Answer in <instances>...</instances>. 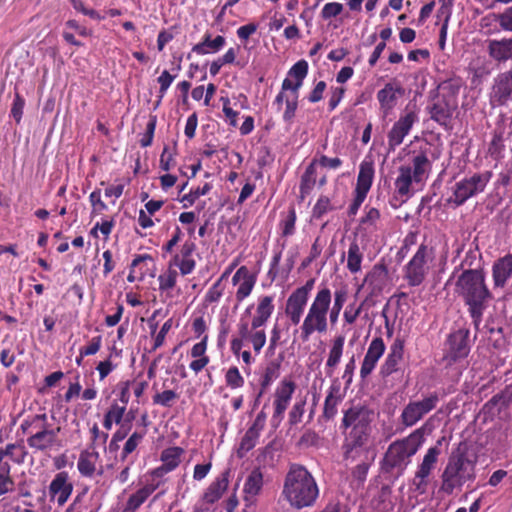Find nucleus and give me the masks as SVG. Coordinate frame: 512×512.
Returning a JSON list of instances; mask_svg holds the SVG:
<instances>
[{
    "instance_id": "f257e3e1",
    "label": "nucleus",
    "mask_w": 512,
    "mask_h": 512,
    "mask_svg": "<svg viewBox=\"0 0 512 512\" xmlns=\"http://www.w3.org/2000/svg\"><path fill=\"white\" fill-rule=\"evenodd\" d=\"M455 292L468 306L473 324L478 328L492 299L485 273L480 269L464 270L456 280Z\"/></svg>"
},
{
    "instance_id": "f03ea898",
    "label": "nucleus",
    "mask_w": 512,
    "mask_h": 512,
    "mask_svg": "<svg viewBox=\"0 0 512 512\" xmlns=\"http://www.w3.org/2000/svg\"><path fill=\"white\" fill-rule=\"evenodd\" d=\"M282 496L291 507L303 509L314 505L319 496V487L304 466L291 464L284 479Z\"/></svg>"
},
{
    "instance_id": "7ed1b4c3",
    "label": "nucleus",
    "mask_w": 512,
    "mask_h": 512,
    "mask_svg": "<svg viewBox=\"0 0 512 512\" xmlns=\"http://www.w3.org/2000/svg\"><path fill=\"white\" fill-rule=\"evenodd\" d=\"M332 291L327 286L317 289L311 302L308 304L305 317L301 325L295 329L302 342H307L315 334L322 335L328 331L331 323Z\"/></svg>"
},
{
    "instance_id": "20e7f679",
    "label": "nucleus",
    "mask_w": 512,
    "mask_h": 512,
    "mask_svg": "<svg viewBox=\"0 0 512 512\" xmlns=\"http://www.w3.org/2000/svg\"><path fill=\"white\" fill-rule=\"evenodd\" d=\"M431 162L423 152L412 158L410 165H402L398 169V176L395 179L394 186L396 194L402 199L407 200L413 193V185L422 184L429 175Z\"/></svg>"
},
{
    "instance_id": "39448f33",
    "label": "nucleus",
    "mask_w": 512,
    "mask_h": 512,
    "mask_svg": "<svg viewBox=\"0 0 512 512\" xmlns=\"http://www.w3.org/2000/svg\"><path fill=\"white\" fill-rule=\"evenodd\" d=\"M474 478V463L464 452L452 453L441 476L440 490L451 495Z\"/></svg>"
},
{
    "instance_id": "423d86ee",
    "label": "nucleus",
    "mask_w": 512,
    "mask_h": 512,
    "mask_svg": "<svg viewBox=\"0 0 512 512\" xmlns=\"http://www.w3.org/2000/svg\"><path fill=\"white\" fill-rule=\"evenodd\" d=\"M423 440V434L418 429L408 437L390 444L384 456L386 468L403 471L410 463L411 457L421 447Z\"/></svg>"
},
{
    "instance_id": "0eeeda50",
    "label": "nucleus",
    "mask_w": 512,
    "mask_h": 512,
    "mask_svg": "<svg viewBox=\"0 0 512 512\" xmlns=\"http://www.w3.org/2000/svg\"><path fill=\"white\" fill-rule=\"evenodd\" d=\"M370 423L369 411L363 407H352L344 413L342 426L350 431L346 437V456L358 447H361L367 440Z\"/></svg>"
},
{
    "instance_id": "6e6552de",
    "label": "nucleus",
    "mask_w": 512,
    "mask_h": 512,
    "mask_svg": "<svg viewBox=\"0 0 512 512\" xmlns=\"http://www.w3.org/2000/svg\"><path fill=\"white\" fill-rule=\"evenodd\" d=\"M315 285V279H309L300 287L290 293L286 302L284 313L290 324L297 326L303 322L308 307L311 292Z\"/></svg>"
},
{
    "instance_id": "1a4fd4ad",
    "label": "nucleus",
    "mask_w": 512,
    "mask_h": 512,
    "mask_svg": "<svg viewBox=\"0 0 512 512\" xmlns=\"http://www.w3.org/2000/svg\"><path fill=\"white\" fill-rule=\"evenodd\" d=\"M434 250L421 244L404 267V276L410 286H419L425 280L434 261Z\"/></svg>"
},
{
    "instance_id": "9d476101",
    "label": "nucleus",
    "mask_w": 512,
    "mask_h": 512,
    "mask_svg": "<svg viewBox=\"0 0 512 512\" xmlns=\"http://www.w3.org/2000/svg\"><path fill=\"white\" fill-rule=\"evenodd\" d=\"M267 341L265 330L261 328H253V324L249 323L242 316L238 323V336L231 339L230 349L234 356H239L240 350L243 349L245 342L251 344L256 355H259Z\"/></svg>"
},
{
    "instance_id": "9b49d317",
    "label": "nucleus",
    "mask_w": 512,
    "mask_h": 512,
    "mask_svg": "<svg viewBox=\"0 0 512 512\" xmlns=\"http://www.w3.org/2000/svg\"><path fill=\"white\" fill-rule=\"evenodd\" d=\"M491 177L492 173L485 171L463 178L455 184L453 195L450 197L449 202L457 207L461 206L468 199L482 193L490 182Z\"/></svg>"
},
{
    "instance_id": "f8f14e48",
    "label": "nucleus",
    "mask_w": 512,
    "mask_h": 512,
    "mask_svg": "<svg viewBox=\"0 0 512 512\" xmlns=\"http://www.w3.org/2000/svg\"><path fill=\"white\" fill-rule=\"evenodd\" d=\"M28 426H33L38 429L27 439V444L30 448L43 451L54 445L57 438V431L47 427L45 414L36 415L33 417L31 423L25 421L22 424L23 429H27Z\"/></svg>"
},
{
    "instance_id": "ddd939ff",
    "label": "nucleus",
    "mask_w": 512,
    "mask_h": 512,
    "mask_svg": "<svg viewBox=\"0 0 512 512\" xmlns=\"http://www.w3.org/2000/svg\"><path fill=\"white\" fill-rule=\"evenodd\" d=\"M374 179V165L372 161L363 160L359 166L354 199L349 206V214L354 216L367 197Z\"/></svg>"
},
{
    "instance_id": "4468645a",
    "label": "nucleus",
    "mask_w": 512,
    "mask_h": 512,
    "mask_svg": "<svg viewBox=\"0 0 512 512\" xmlns=\"http://www.w3.org/2000/svg\"><path fill=\"white\" fill-rule=\"evenodd\" d=\"M489 101L493 107L505 106L512 102V66L493 78Z\"/></svg>"
},
{
    "instance_id": "2eb2a0df",
    "label": "nucleus",
    "mask_w": 512,
    "mask_h": 512,
    "mask_svg": "<svg viewBox=\"0 0 512 512\" xmlns=\"http://www.w3.org/2000/svg\"><path fill=\"white\" fill-rule=\"evenodd\" d=\"M257 282V275L253 273L247 266H240L232 275L231 284L233 292L231 295L234 297L237 308L245 299H247L255 288Z\"/></svg>"
},
{
    "instance_id": "dca6fc26",
    "label": "nucleus",
    "mask_w": 512,
    "mask_h": 512,
    "mask_svg": "<svg viewBox=\"0 0 512 512\" xmlns=\"http://www.w3.org/2000/svg\"><path fill=\"white\" fill-rule=\"evenodd\" d=\"M419 121L418 113L414 109L406 107L398 120L393 124L388 133V146L390 150L403 143L404 138L410 133L414 124Z\"/></svg>"
},
{
    "instance_id": "f3484780",
    "label": "nucleus",
    "mask_w": 512,
    "mask_h": 512,
    "mask_svg": "<svg viewBox=\"0 0 512 512\" xmlns=\"http://www.w3.org/2000/svg\"><path fill=\"white\" fill-rule=\"evenodd\" d=\"M439 402V396L432 393L422 400L409 402L401 414L402 423L411 427L432 411Z\"/></svg>"
},
{
    "instance_id": "a211bd4d",
    "label": "nucleus",
    "mask_w": 512,
    "mask_h": 512,
    "mask_svg": "<svg viewBox=\"0 0 512 512\" xmlns=\"http://www.w3.org/2000/svg\"><path fill=\"white\" fill-rule=\"evenodd\" d=\"M488 56L497 64L512 62V36L491 38L485 41Z\"/></svg>"
},
{
    "instance_id": "6ab92c4d",
    "label": "nucleus",
    "mask_w": 512,
    "mask_h": 512,
    "mask_svg": "<svg viewBox=\"0 0 512 512\" xmlns=\"http://www.w3.org/2000/svg\"><path fill=\"white\" fill-rule=\"evenodd\" d=\"M439 445L440 441H438L437 445L430 447L425 453L422 462L418 466L414 478V485L416 486V489L418 491L423 492L425 490V487L427 485V478L434 470L438 462V457L441 453Z\"/></svg>"
},
{
    "instance_id": "aec40b11",
    "label": "nucleus",
    "mask_w": 512,
    "mask_h": 512,
    "mask_svg": "<svg viewBox=\"0 0 512 512\" xmlns=\"http://www.w3.org/2000/svg\"><path fill=\"white\" fill-rule=\"evenodd\" d=\"M195 250V243L191 240H186L181 245L179 251L173 255L169 265L178 267L182 275L191 274L196 267V261L193 256Z\"/></svg>"
},
{
    "instance_id": "412c9836",
    "label": "nucleus",
    "mask_w": 512,
    "mask_h": 512,
    "mask_svg": "<svg viewBox=\"0 0 512 512\" xmlns=\"http://www.w3.org/2000/svg\"><path fill=\"white\" fill-rule=\"evenodd\" d=\"M385 350L386 345L381 337L372 339L361 363L360 377L362 379L367 378L373 372Z\"/></svg>"
},
{
    "instance_id": "4be33fe9",
    "label": "nucleus",
    "mask_w": 512,
    "mask_h": 512,
    "mask_svg": "<svg viewBox=\"0 0 512 512\" xmlns=\"http://www.w3.org/2000/svg\"><path fill=\"white\" fill-rule=\"evenodd\" d=\"M263 486V472L260 468H254L246 477L243 485V500L246 506H251L256 503Z\"/></svg>"
},
{
    "instance_id": "5701e85b",
    "label": "nucleus",
    "mask_w": 512,
    "mask_h": 512,
    "mask_svg": "<svg viewBox=\"0 0 512 512\" xmlns=\"http://www.w3.org/2000/svg\"><path fill=\"white\" fill-rule=\"evenodd\" d=\"M295 383L291 380H282L275 390L274 396V414L273 418L282 419L284 412L288 408L295 391Z\"/></svg>"
},
{
    "instance_id": "b1692460",
    "label": "nucleus",
    "mask_w": 512,
    "mask_h": 512,
    "mask_svg": "<svg viewBox=\"0 0 512 512\" xmlns=\"http://www.w3.org/2000/svg\"><path fill=\"white\" fill-rule=\"evenodd\" d=\"M184 455V449L181 447H168L161 452L160 460L162 464L152 471V475L162 477L174 471L181 463Z\"/></svg>"
},
{
    "instance_id": "393cba45",
    "label": "nucleus",
    "mask_w": 512,
    "mask_h": 512,
    "mask_svg": "<svg viewBox=\"0 0 512 512\" xmlns=\"http://www.w3.org/2000/svg\"><path fill=\"white\" fill-rule=\"evenodd\" d=\"M73 492V484L69 481L68 473L65 471L55 475L49 485L51 498H56L57 504L63 506Z\"/></svg>"
},
{
    "instance_id": "a878e982",
    "label": "nucleus",
    "mask_w": 512,
    "mask_h": 512,
    "mask_svg": "<svg viewBox=\"0 0 512 512\" xmlns=\"http://www.w3.org/2000/svg\"><path fill=\"white\" fill-rule=\"evenodd\" d=\"M457 108L456 99L453 96L448 98L439 97L431 107V118L441 125H446Z\"/></svg>"
},
{
    "instance_id": "bb28decb",
    "label": "nucleus",
    "mask_w": 512,
    "mask_h": 512,
    "mask_svg": "<svg viewBox=\"0 0 512 512\" xmlns=\"http://www.w3.org/2000/svg\"><path fill=\"white\" fill-rule=\"evenodd\" d=\"M275 310L274 296L262 295L258 297L255 308V315L251 319L253 328L264 327Z\"/></svg>"
},
{
    "instance_id": "cd10ccee",
    "label": "nucleus",
    "mask_w": 512,
    "mask_h": 512,
    "mask_svg": "<svg viewBox=\"0 0 512 512\" xmlns=\"http://www.w3.org/2000/svg\"><path fill=\"white\" fill-rule=\"evenodd\" d=\"M308 74V63L305 60L296 62L288 71L287 77L283 80V90L299 92L304 79Z\"/></svg>"
},
{
    "instance_id": "c85d7f7f",
    "label": "nucleus",
    "mask_w": 512,
    "mask_h": 512,
    "mask_svg": "<svg viewBox=\"0 0 512 512\" xmlns=\"http://www.w3.org/2000/svg\"><path fill=\"white\" fill-rule=\"evenodd\" d=\"M512 277V254L496 260L492 266V278L495 288H503Z\"/></svg>"
},
{
    "instance_id": "c756f323",
    "label": "nucleus",
    "mask_w": 512,
    "mask_h": 512,
    "mask_svg": "<svg viewBox=\"0 0 512 512\" xmlns=\"http://www.w3.org/2000/svg\"><path fill=\"white\" fill-rule=\"evenodd\" d=\"M365 248V244L357 237L349 244L343 258H346V267L350 273L357 274L361 271Z\"/></svg>"
},
{
    "instance_id": "7c9ffc66",
    "label": "nucleus",
    "mask_w": 512,
    "mask_h": 512,
    "mask_svg": "<svg viewBox=\"0 0 512 512\" xmlns=\"http://www.w3.org/2000/svg\"><path fill=\"white\" fill-rule=\"evenodd\" d=\"M208 335H204L202 339L195 343L190 349L189 355L193 359L189 368L195 373H200L210 362L207 355Z\"/></svg>"
},
{
    "instance_id": "2f4dec72",
    "label": "nucleus",
    "mask_w": 512,
    "mask_h": 512,
    "mask_svg": "<svg viewBox=\"0 0 512 512\" xmlns=\"http://www.w3.org/2000/svg\"><path fill=\"white\" fill-rule=\"evenodd\" d=\"M403 93L402 89L391 83L386 84L377 92V100L383 115L388 116L397 104L398 97Z\"/></svg>"
},
{
    "instance_id": "473e14b6",
    "label": "nucleus",
    "mask_w": 512,
    "mask_h": 512,
    "mask_svg": "<svg viewBox=\"0 0 512 512\" xmlns=\"http://www.w3.org/2000/svg\"><path fill=\"white\" fill-rule=\"evenodd\" d=\"M344 345L345 336L343 335H337L331 341L325 363L326 375H332L337 366L339 365L341 358L343 356Z\"/></svg>"
},
{
    "instance_id": "72a5a7b5",
    "label": "nucleus",
    "mask_w": 512,
    "mask_h": 512,
    "mask_svg": "<svg viewBox=\"0 0 512 512\" xmlns=\"http://www.w3.org/2000/svg\"><path fill=\"white\" fill-rule=\"evenodd\" d=\"M468 333L458 330L449 337V355L453 360L461 359L469 354Z\"/></svg>"
},
{
    "instance_id": "f704fd0d",
    "label": "nucleus",
    "mask_w": 512,
    "mask_h": 512,
    "mask_svg": "<svg viewBox=\"0 0 512 512\" xmlns=\"http://www.w3.org/2000/svg\"><path fill=\"white\" fill-rule=\"evenodd\" d=\"M158 485L154 483H148L132 493L125 505L122 508V512H136L142 504L153 494L157 489Z\"/></svg>"
},
{
    "instance_id": "c9c22d12",
    "label": "nucleus",
    "mask_w": 512,
    "mask_h": 512,
    "mask_svg": "<svg viewBox=\"0 0 512 512\" xmlns=\"http://www.w3.org/2000/svg\"><path fill=\"white\" fill-rule=\"evenodd\" d=\"M100 460L97 451H82L77 461V469L83 477L92 478L96 471Z\"/></svg>"
},
{
    "instance_id": "e433bc0d",
    "label": "nucleus",
    "mask_w": 512,
    "mask_h": 512,
    "mask_svg": "<svg viewBox=\"0 0 512 512\" xmlns=\"http://www.w3.org/2000/svg\"><path fill=\"white\" fill-rule=\"evenodd\" d=\"M403 352L404 342L399 338L395 339L393 344L390 346L389 353L381 367L382 374L390 375L397 370L398 365L403 358Z\"/></svg>"
},
{
    "instance_id": "4c0bfd02",
    "label": "nucleus",
    "mask_w": 512,
    "mask_h": 512,
    "mask_svg": "<svg viewBox=\"0 0 512 512\" xmlns=\"http://www.w3.org/2000/svg\"><path fill=\"white\" fill-rule=\"evenodd\" d=\"M388 272L384 266L375 265L365 276L363 285L371 287L370 293L377 294L381 292L386 285Z\"/></svg>"
},
{
    "instance_id": "58836bf2",
    "label": "nucleus",
    "mask_w": 512,
    "mask_h": 512,
    "mask_svg": "<svg viewBox=\"0 0 512 512\" xmlns=\"http://www.w3.org/2000/svg\"><path fill=\"white\" fill-rule=\"evenodd\" d=\"M225 44V37L218 35L212 39L210 34H205L203 40L193 46L192 51L198 55L214 54L222 50Z\"/></svg>"
},
{
    "instance_id": "ea45409f",
    "label": "nucleus",
    "mask_w": 512,
    "mask_h": 512,
    "mask_svg": "<svg viewBox=\"0 0 512 512\" xmlns=\"http://www.w3.org/2000/svg\"><path fill=\"white\" fill-rule=\"evenodd\" d=\"M343 399L341 388L338 383L332 384L327 392L325 402H324V409H323V416L326 419H332L337 414V407L341 403Z\"/></svg>"
},
{
    "instance_id": "a19ab883",
    "label": "nucleus",
    "mask_w": 512,
    "mask_h": 512,
    "mask_svg": "<svg viewBox=\"0 0 512 512\" xmlns=\"http://www.w3.org/2000/svg\"><path fill=\"white\" fill-rule=\"evenodd\" d=\"M229 484L228 473H223L215 481H213L206 489L203 500L206 503L213 504L217 502L224 492L227 490Z\"/></svg>"
},
{
    "instance_id": "79ce46f5",
    "label": "nucleus",
    "mask_w": 512,
    "mask_h": 512,
    "mask_svg": "<svg viewBox=\"0 0 512 512\" xmlns=\"http://www.w3.org/2000/svg\"><path fill=\"white\" fill-rule=\"evenodd\" d=\"M126 410L124 406H120L117 400H114L104 414L103 427L106 430H111L114 425L124 422Z\"/></svg>"
},
{
    "instance_id": "37998d69",
    "label": "nucleus",
    "mask_w": 512,
    "mask_h": 512,
    "mask_svg": "<svg viewBox=\"0 0 512 512\" xmlns=\"http://www.w3.org/2000/svg\"><path fill=\"white\" fill-rule=\"evenodd\" d=\"M360 229L367 233H373L380 229V212L376 208H370L366 211L360 222Z\"/></svg>"
},
{
    "instance_id": "c03bdc74",
    "label": "nucleus",
    "mask_w": 512,
    "mask_h": 512,
    "mask_svg": "<svg viewBox=\"0 0 512 512\" xmlns=\"http://www.w3.org/2000/svg\"><path fill=\"white\" fill-rule=\"evenodd\" d=\"M316 160L307 166L300 183V192L302 197L309 194L316 183Z\"/></svg>"
},
{
    "instance_id": "a18cd8bd",
    "label": "nucleus",
    "mask_w": 512,
    "mask_h": 512,
    "mask_svg": "<svg viewBox=\"0 0 512 512\" xmlns=\"http://www.w3.org/2000/svg\"><path fill=\"white\" fill-rule=\"evenodd\" d=\"M348 292L346 289H339L332 293V303L330 304L331 309V323L335 324L338 319L340 312L347 300Z\"/></svg>"
},
{
    "instance_id": "49530a36",
    "label": "nucleus",
    "mask_w": 512,
    "mask_h": 512,
    "mask_svg": "<svg viewBox=\"0 0 512 512\" xmlns=\"http://www.w3.org/2000/svg\"><path fill=\"white\" fill-rule=\"evenodd\" d=\"M177 278L178 272L169 265L168 269L158 276L159 290L170 292L175 287Z\"/></svg>"
},
{
    "instance_id": "de8ad7c7",
    "label": "nucleus",
    "mask_w": 512,
    "mask_h": 512,
    "mask_svg": "<svg viewBox=\"0 0 512 512\" xmlns=\"http://www.w3.org/2000/svg\"><path fill=\"white\" fill-rule=\"evenodd\" d=\"M25 455L26 453L21 445L8 444L5 448L0 449V465L4 463L5 457H9L16 463H21L24 461Z\"/></svg>"
},
{
    "instance_id": "09e8293b",
    "label": "nucleus",
    "mask_w": 512,
    "mask_h": 512,
    "mask_svg": "<svg viewBox=\"0 0 512 512\" xmlns=\"http://www.w3.org/2000/svg\"><path fill=\"white\" fill-rule=\"evenodd\" d=\"M468 69L475 78H484L491 73L488 60L481 56L472 59Z\"/></svg>"
},
{
    "instance_id": "8fccbe9b",
    "label": "nucleus",
    "mask_w": 512,
    "mask_h": 512,
    "mask_svg": "<svg viewBox=\"0 0 512 512\" xmlns=\"http://www.w3.org/2000/svg\"><path fill=\"white\" fill-rule=\"evenodd\" d=\"M211 189L212 185L210 183H205L202 187L191 189L189 193L183 195L180 202L183 204L184 208H188L192 206L198 198L208 194Z\"/></svg>"
},
{
    "instance_id": "3c124183",
    "label": "nucleus",
    "mask_w": 512,
    "mask_h": 512,
    "mask_svg": "<svg viewBox=\"0 0 512 512\" xmlns=\"http://www.w3.org/2000/svg\"><path fill=\"white\" fill-rule=\"evenodd\" d=\"M14 481L10 475V465L3 463L0 465V497L12 492Z\"/></svg>"
},
{
    "instance_id": "603ef678",
    "label": "nucleus",
    "mask_w": 512,
    "mask_h": 512,
    "mask_svg": "<svg viewBox=\"0 0 512 512\" xmlns=\"http://www.w3.org/2000/svg\"><path fill=\"white\" fill-rule=\"evenodd\" d=\"M225 383L231 389H239L244 386L245 380L236 366H230L225 372Z\"/></svg>"
},
{
    "instance_id": "864d4df0",
    "label": "nucleus",
    "mask_w": 512,
    "mask_h": 512,
    "mask_svg": "<svg viewBox=\"0 0 512 512\" xmlns=\"http://www.w3.org/2000/svg\"><path fill=\"white\" fill-rule=\"evenodd\" d=\"M223 282L224 281H220V279L218 278L207 290L204 296V301L206 304H215L220 301V299L224 295L225 290Z\"/></svg>"
},
{
    "instance_id": "5fc2aeb1",
    "label": "nucleus",
    "mask_w": 512,
    "mask_h": 512,
    "mask_svg": "<svg viewBox=\"0 0 512 512\" xmlns=\"http://www.w3.org/2000/svg\"><path fill=\"white\" fill-rule=\"evenodd\" d=\"M148 261H151V257L150 255L148 254H142V255H137L131 265H130V272L127 276V280L128 282L130 283H134L136 281H142L143 280V273H137V267H139L140 265H142L144 262H148Z\"/></svg>"
},
{
    "instance_id": "6e6d98bb",
    "label": "nucleus",
    "mask_w": 512,
    "mask_h": 512,
    "mask_svg": "<svg viewBox=\"0 0 512 512\" xmlns=\"http://www.w3.org/2000/svg\"><path fill=\"white\" fill-rule=\"evenodd\" d=\"M146 434V430L142 431H134L126 440L123 450L121 452L122 458H126L129 454H131L138 445L142 442L144 436Z\"/></svg>"
},
{
    "instance_id": "4d7b16f0",
    "label": "nucleus",
    "mask_w": 512,
    "mask_h": 512,
    "mask_svg": "<svg viewBox=\"0 0 512 512\" xmlns=\"http://www.w3.org/2000/svg\"><path fill=\"white\" fill-rule=\"evenodd\" d=\"M260 436L256 435L255 433L251 431H246L245 435L241 439V442L239 444L237 454L240 458L244 457L250 450H252L259 439Z\"/></svg>"
},
{
    "instance_id": "13d9d810",
    "label": "nucleus",
    "mask_w": 512,
    "mask_h": 512,
    "mask_svg": "<svg viewBox=\"0 0 512 512\" xmlns=\"http://www.w3.org/2000/svg\"><path fill=\"white\" fill-rule=\"evenodd\" d=\"M333 210V206L331 204V200L328 196L321 195L313 209H312V217L315 219H321L324 215H326L328 212Z\"/></svg>"
},
{
    "instance_id": "bf43d9fd",
    "label": "nucleus",
    "mask_w": 512,
    "mask_h": 512,
    "mask_svg": "<svg viewBox=\"0 0 512 512\" xmlns=\"http://www.w3.org/2000/svg\"><path fill=\"white\" fill-rule=\"evenodd\" d=\"M299 92H289V96H286V108L283 113V119L286 122H290L294 116L298 107Z\"/></svg>"
},
{
    "instance_id": "052dcab7",
    "label": "nucleus",
    "mask_w": 512,
    "mask_h": 512,
    "mask_svg": "<svg viewBox=\"0 0 512 512\" xmlns=\"http://www.w3.org/2000/svg\"><path fill=\"white\" fill-rule=\"evenodd\" d=\"M172 327H173V319L172 318H170L164 322V324L160 328L159 332L153 336V344H152V347L150 350L151 352L156 351L165 343L166 335L168 334V332L171 330Z\"/></svg>"
},
{
    "instance_id": "680f3d73",
    "label": "nucleus",
    "mask_w": 512,
    "mask_h": 512,
    "mask_svg": "<svg viewBox=\"0 0 512 512\" xmlns=\"http://www.w3.org/2000/svg\"><path fill=\"white\" fill-rule=\"evenodd\" d=\"M296 211L293 207H291L285 216V218L281 221L282 235L285 237L291 236L295 233V224H296Z\"/></svg>"
},
{
    "instance_id": "e2e57ef3",
    "label": "nucleus",
    "mask_w": 512,
    "mask_h": 512,
    "mask_svg": "<svg viewBox=\"0 0 512 512\" xmlns=\"http://www.w3.org/2000/svg\"><path fill=\"white\" fill-rule=\"evenodd\" d=\"M493 18L503 31L512 32V6L501 13L493 14Z\"/></svg>"
},
{
    "instance_id": "0e129e2a",
    "label": "nucleus",
    "mask_w": 512,
    "mask_h": 512,
    "mask_svg": "<svg viewBox=\"0 0 512 512\" xmlns=\"http://www.w3.org/2000/svg\"><path fill=\"white\" fill-rule=\"evenodd\" d=\"M89 201L92 207V214L94 215H99L108 209V206L102 200L100 189H95L90 193Z\"/></svg>"
},
{
    "instance_id": "69168bd1",
    "label": "nucleus",
    "mask_w": 512,
    "mask_h": 512,
    "mask_svg": "<svg viewBox=\"0 0 512 512\" xmlns=\"http://www.w3.org/2000/svg\"><path fill=\"white\" fill-rule=\"evenodd\" d=\"M362 304L356 306L355 304H349L345 307L343 312V326H351L358 319L360 313L362 312Z\"/></svg>"
},
{
    "instance_id": "338daca9",
    "label": "nucleus",
    "mask_w": 512,
    "mask_h": 512,
    "mask_svg": "<svg viewBox=\"0 0 512 512\" xmlns=\"http://www.w3.org/2000/svg\"><path fill=\"white\" fill-rule=\"evenodd\" d=\"M178 398V395L173 390H165L161 393H157L153 396L154 404L161 405L163 407H170L172 403Z\"/></svg>"
},
{
    "instance_id": "774afa93",
    "label": "nucleus",
    "mask_w": 512,
    "mask_h": 512,
    "mask_svg": "<svg viewBox=\"0 0 512 512\" xmlns=\"http://www.w3.org/2000/svg\"><path fill=\"white\" fill-rule=\"evenodd\" d=\"M343 11V5L338 2H329L326 3L321 11V16L323 19L328 20L333 17L340 15Z\"/></svg>"
}]
</instances>
